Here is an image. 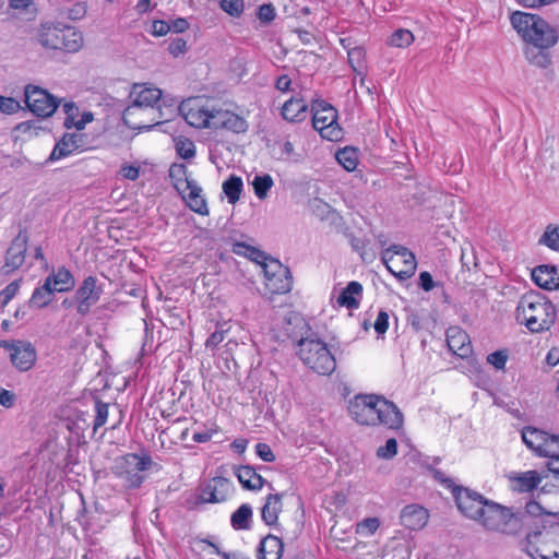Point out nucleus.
<instances>
[{"label":"nucleus","instance_id":"obj_36","mask_svg":"<svg viewBox=\"0 0 559 559\" xmlns=\"http://www.w3.org/2000/svg\"><path fill=\"white\" fill-rule=\"evenodd\" d=\"M55 290L49 281H45L44 285L37 287L29 299V306L36 308H44L52 300Z\"/></svg>","mask_w":559,"mask_h":559},{"label":"nucleus","instance_id":"obj_59","mask_svg":"<svg viewBox=\"0 0 559 559\" xmlns=\"http://www.w3.org/2000/svg\"><path fill=\"white\" fill-rule=\"evenodd\" d=\"M373 326L378 334H384L389 328V314L385 311H380Z\"/></svg>","mask_w":559,"mask_h":559},{"label":"nucleus","instance_id":"obj_51","mask_svg":"<svg viewBox=\"0 0 559 559\" xmlns=\"http://www.w3.org/2000/svg\"><path fill=\"white\" fill-rule=\"evenodd\" d=\"M397 453V442L394 438L386 440L385 444L379 447L377 450V455L380 459L390 460L394 457Z\"/></svg>","mask_w":559,"mask_h":559},{"label":"nucleus","instance_id":"obj_58","mask_svg":"<svg viewBox=\"0 0 559 559\" xmlns=\"http://www.w3.org/2000/svg\"><path fill=\"white\" fill-rule=\"evenodd\" d=\"M258 17L263 23H270L275 17V10L271 4H262L258 11Z\"/></svg>","mask_w":559,"mask_h":559},{"label":"nucleus","instance_id":"obj_29","mask_svg":"<svg viewBox=\"0 0 559 559\" xmlns=\"http://www.w3.org/2000/svg\"><path fill=\"white\" fill-rule=\"evenodd\" d=\"M549 437L550 435L547 433L546 431L534 427H525L522 430L523 442L538 456L543 454V449L546 447Z\"/></svg>","mask_w":559,"mask_h":559},{"label":"nucleus","instance_id":"obj_33","mask_svg":"<svg viewBox=\"0 0 559 559\" xmlns=\"http://www.w3.org/2000/svg\"><path fill=\"white\" fill-rule=\"evenodd\" d=\"M283 550L284 544L282 539L274 535H267L260 543V559H281Z\"/></svg>","mask_w":559,"mask_h":559},{"label":"nucleus","instance_id":"obj_21","mask_svg":"<svg viewBox=\"0 0 559 559\" xmlns=\"http://www.w3.org/2000/svg\"><path fill=\"white\" fill-rule=\"evenodd\" d=\"M531 37L527 44L538 49H550L559 39L557 29L549 25L544 19L539 22L536 29H534Z\"/></svg>","mask_w":559,"mask_h":559},{"label":"nucleus","instance_id":"obj_12","mask_svg":"<svg viewBox=\"0 0 559 559\" xmlns=\"http://www.w3.org/2000/svg\"><path fill=\"white\" fill-rule=\"evenodd\" d=\"M453 496L459 510L466 518L476 522L481 518V513L489 502V500L480 493L463 487L453 488Z\"/></svg>","mask_w":559,"mask_h":559},{"label":"nucleus","instance_id":"obj_53","mask_svg":"<svg viewBox=\"0 0 559 559\" xmlns=\"http://www.w3.org/2000/svg\"><path fill=\"white\" fill-rule=\"evenodd\" d=\"M507 360L508 354L506 350H497L487 356V361L498 370L504 369Z\"/></svg>","mask_w":559,"mask_h":559},{"label":"nucleus","instance_id":"obj_28","mask_svg":"<svg viewBox=\"0 0 559 559\" xmlns=\"http://www.w3.org/2000/svg\"><path fill=\"white\" fill-rule=\"evenodd\" d=\"M185 190L188 191L185 195L188 206L198 214H207L209 209L205 199L201 194L202 189L195 182L190 181L187 178H185Z\"/></svg>","mask_w":559,"mask_h":559},{"label":"nucleus","instance_id":"obj_13","mask_svg":"<svg viewBox=\"0 0 559 559\" xmlns=\"http://www.w3.org/2000/svg\"><path fill=\"white\" fill-rule=\"evenodd\" d=\"M25 103L29 110L38 117L51 116L59 105L53 95L35 85L25 87Z\"/></svg>","mask_w":559,"mask_h":559},{"label":"nucleus","instance_id":"obj_8","mask_svg":"<svg viewBox=\"0 0 559 559\" xmlns=\"http://www.w3.org/2000/svg\"><path fill=\"white\" fill-rule=\"evenodd\" d=\"M153 464L151 456H140L135 453L126 454L115 461L112 473L122 480L124 487L139 488L144 476L142 473Z\"/></svg>","mask_w":559,"mask_h":559},{"label":"nucleus","instance_id":"obj_7","mask_svg":"<svg viewBox=\"0 0 559 559\" xmlns=\"http://www.w3.org/2000/svg\"><path fill=\"white\" fill-rule=\"evenodd\" d=\"M38 41L45 48L76 52L83 45V36L72 26L45 23L38 29Z\"/></svg>","mask_w":559,"mask_h":559},{"label":"nucleus","instance_id":"obj_61","mask_svg":"<svg viewBox=\"0 0 559 559\" xmlns=\"http://www.w3.org/2000/svg\"><path fill=\"white\" fill-rule=\"evenodd\" d=\"M16 396L13 392L0 386V405L11 408L15 403Z\"/></svg>","mask_w":559,"mask_h":559},{"label":"nucleus","instance_id":"obj_40","mask_svg":"<svg viewBox=\"0 0 559 559\" xmlns=\"http://www.w3.org/2000/svg\"><path fill=\"white\" fill-rule=\"evenodd\" d=\"M538 243L554 251H559V225H547L538 239Z\"/></svg>","mask_w":559,"mask_h":559},{"label":"nucleus","instance_id":"obj_37","mask_svg":"<svg viewBox=\"0 0 559 559\" xmlns=\"http://www.w3.org/2000/svg\"><path fill=\"white\" fill-rule=\"evenodd\" d=\"M251 519L252 508L243 503L231 514L230 523L235 530H248L250 528Z\"/></svg>","mask_w":559,"mask_h":559},{"label":"nucleus","instance_id":"obj_31","mask_svg":"<svg viewBox=\"0 0 559 559\" xmlns=\"http://www.w3.org/2000/svg\"><path fill=\"white\" fill-rule=\"evenodd\" d=\"M513 483V489L520 492H531L538 487L542 477L536 471H527L509 476Z\"/></svg>","mask_w":559,"mask_h":559},{"label":"nucleus","instance_id":"obj_38","mask_svg":"<svg viewBox=\"0 0 559 559\" xmlns=\"http://www.w3.org/2000/svg\"><path fill=\"white\" fill-rule=\"evenodd\" d=\"M242 187V179L235 175H231L227 180L223 182V191L230 204H235L237 201H239Z\"/></svg>","mask_w":559,"mask_h":559},{"label":"nucleus","instance_id":"obj_11","mask_svg":"<svg viewBox=\"0 0 559 559\" xmlns=\"http://www.w3.org/2000/svg\"><path fill=\"white\" fill-rule=\"evenodd\" d=\"M265 286L271 294H286L292 290L293 277L288 267L278 260L264 264Z\"/></svg>","mask_w":559,"mask_h":559},{"label":"nucleus","instance_id":"obj_39","mask_svg":"<svg viewBox=\"0 0 559 559\" xmlns=\"http://www.w3.org/2000/svg\"><path fill=\"white\" fill-rule=\"evenodd\" d=\"M547 50L548 49H538L534 46H528L525 49V57L532 64L539 68H547L551 63V57Z\"/></svg>","mask_w":559,"mask_h":559},{"label":"nucleus","instance_id":"obj_42","mask_svg":"<svg viewBox=\"0 0 559 559\" xmlns=\"http://www.w3.org/2000/svg\"><path fill=\"white\" fill-rule=\"evenodd\" d=\"M273 178L267 174L262 176H255L252 181L254 193L260 200L266 198L267 192L273 187Z\"/></svg>","mask_w":559,"mask_h":559},{"label":"nucleus","instance_id":"obj_9","mask_svg":"<svg viewBox=\"0 0 559 559\" xmlns=\"http://www.w3.org/2000/svg\"><path fill=\"white\" fill-rule=\"evenodd\" d=\"M381 260L388 271L399 281H406L415 274L416 258L413 252L403 246L393 245L386 248L381 253Z\"/></svg>","mask_w":559,"mask_h":559},{"label":"nucleus","instance_id":"obj_23","mask_svg":"<svg viewBox=\"0 0 559 559\" xmlns=\"http://www.w3.org/2000/svg\"><path fill=\"white\" fill-rule=\"evenodd\" d=\"M510 20L513 28L526 43L528 38H532L531 35L539 25V22L543 21V19L537 14L520 11L512 13Z\"/></svg>","mask_w":559,"mask_h":559},{"label":"nucleus","instance_id":"obj_3","mask_svg":"<svg viewBox=\"0 0 559 559\" xmlns=\"http://www.w3.org/2000/svg\"><path fill=\"white\" fill-rule=\"evenodd\" d=\"M160 96L159 88L135 84L130 93L131 104L123 111L124 123L138 130H150L159 124L162 112L155 105Z\"/></svg>","mask_w":559,"mask_h":559},{"label":"nucleus","instance_id":"obj_30","mask_svg":"<svg viewBox=\"0 0 559 559\" xmlns=\"http://www.w3.org/2000/svg\"><path fill=\"white\" fill-rule=\"evenodd\" d=\"M284 493H270L265 503L261 510V518L266 525H275L278 520V514L283 510V499Z\"/></svg>","mask_w":559,"mask_h":559},{"label":"nucleus","instance_id":"obj_18","mask_svg":"<svg viewBox=\"0 0 559 559\" xmlns=\"http://www.w3.org/2000/svg\"><path fill=\"white\" fill-rule=\"evenodd\" d=\"M186 121L195 128H213L215 110H209L198 102H189L180 107Z\"/></svg>","mask_w":559,"mask_h":559},{"label":"nucleus","instance_id":"obj_46","mask_svg":"<svg viewBox=\"0 0 559 559\" xmlns=\"http://www.w3.org/2000/svg\"><path fill=\"white\" fill-rule=\"evenodd\" d=\"M108 408H109L108 403H104L99 399L95 400L96 416H95L94 425H93L94 431H96L98 428H100L102 426H104L106 424L107 418H108Z\"/></svg>","mask_w":559,"mask_h":559},{"label":"nucleus","instance_id":"obj_56","mask_svg":"<svg viewBox=\"0 0 559 559\" xmlns=\"http://www.w3.org/2000/svg\"><path fill=\"white\" fill-rule=\"evenodd\" d=\"M225 333H226V330L219 328V329H216L211 335L210 337L206 340L205 342V346L206 348H211V349H214L216 348V346L222 343L225 338Z\"/></svg>","mask_w":559,"mask_h":559},{"label":"nucleus","instance_id":"obj_17","mask_svg":"<svg viewBox=\"0 0 559 559\" xmlns=\"http://www.w3.org/2000/svg\"><path fill=\"white\" fill-rule=\"evenodd\" d=\"M234 490L233 483L225 477H214L201 490L200 498L206 503L226 501Z\"/></svg>","mask_w":559,"mask_h":559},{"label":"nucleus","instance_id":"obj_55","mask_svg":"<svg viewBox=\"0 0 559 559\" xmlns=\"http://www.w3.org/2000/svg\"><path fill=\"white\" fill-rule=\"evenodd\" d=\"M255 453L264 462H273L275 460L272 449L266 443H258L255 445Z\"/></svg>","mask_w":559,"mask_h":559},{"label":"nucleus","instance_id":"obj_15","mask_svg":"<svg viewBox=\"0 0 559 559\" xmlns=\"http://www.w3.org/2000/svg\"><path fill=\"white\" fill-rule=\"evenodd\" d=\"M102 293L103 289L97 285L96 277H86L75 292L78 312L82 316L88 313L91 308L98 302Z\"/></svg>","mask_w":559,"mask_h":559},{"label":"nucleus","instance_id":"obj_19","mask_svg":"<svg viewBox=\"0 0 559 559\" xmlns=\"http://www.w3.org/2000/svg\"><path fill=\"white\" fill-rule=\"evenodd\" d=\"M429 521V512L420 504L405 506L400 513L401 524L409 531L423 530Z\"/></svg>","mask_w":559,"mask_h":559},{"label":"nucleus","instance_id":"obj_41","mask_svg":"<svg viewBox=\"0 0 559 559\" xmlns=\"http://www.w3.org/2000/svg\"><path fill=\"white\" fill-rule=\"evenodd\" d=\"M414 41V35L409 29L399 28L389 38L388 44L397 48H406Z\"/></svg>","mask_w":559,"mask_h":559},{"label":"nucleus","instance_id":"obj_34","mask_svg":"<svg viewBox=\"0 0 559 559\" xmlns=\"http://www.w3.org/2000/svg\"><path fill=\"white\" fill-rule=\"evenodd\" d=\"M233 252L238 255H243L250 259L251 261L258 263L262 267V271L264 270V264L266 262L274 260L260 249H257L254 247L246 245L245 242L239 241L233 243Z\"/></svg>","mask_w":559,"mask_h":559},{"label":"nucleus","instance_id":"obj_10","mask_svg":"<svg viewBox=\"0 0 559 559\" xmlns=\"http://www.w3.org/2000/svg\"><path fill=\"white\" fill-rule=\"evenodd\" d=\"M312 126L329 141H337L342 138V129L337 123L336 109L324 100H316L311 106Z\"/></svg>","mask_w":559,"mask_h":559},{"label":"nucleus","instance_id":"obj_60","mask_svg":"<svg viewBox=\"0 0 559 559\" xmlns=\"http://www.w3.org/2000/svg\"><path fill=\"white\" fill-rule=\"evenodd\" d=\"M169 175L177 180L175 187L180 190L181 185L185 183V180H181V176H186V167L183 165H173L169 169Z\"/></svg>","mask_w":559,"mask_h":559},{"label":"nucleus","instance_id":"obj_45","mask_svg":"<svg viewBox=\"0 0 559 559\" xmlns=\"http://www.w3.org/2000/svg\"><path fill=\"white\" fill-rule=\"evenodd\" d=\"M379 527L380 520L378 518H367L357 523L356 533L362 536H371Z\"/></svg>","mask_w":559,"mask_h":559},{"label":"nucleus","instance_id":"obj_6","mask_svg":"<svg viewBox=\"0 0 559 559\" xmlns=\"http://www.w3.org/2000/svg\"><path fill=\"white\" fill-rule=\"evenodd\" d=\"M528 520H531L530 515L513 514L510 509L489 500L477 522L487 530L513 535L519 533Z\"/></svg>","mask_w":559,"mask_h":559},{"label":"nucleus","instance_id":"obj_25","mask_svg":"<svg viewBox=\"0 0 559 559\" xmlns=\"http://www.w3.org/2000/svg\"><path fill=\"white\" fill-rule=\"evenodd\" d=\"M447 343L451 352L460 357H467L472 353L468 335L457 328H450L447 332Z\"/></svg>","mask_w":559,"mask_h":559},{"label":"nucleus","instance_id":"obj_2","mask_svg":"<svg viewBox=\"0 0 559 559\" xmlns=\"http://www.w3.org/2000/svg\"><path fill=\"white\" fill-rule=\"evenodd\" d=\"M348 411L352 418L360 425H382L397 430L404 423L402 412L393 402L374 394L354 396L349 402Z\"/></svg>","mask_w":559,"mask_h":559},{"label":"nucleus","instance_id":"obj_44","mask_svg":"<svg viewBox=\"0 0 559 559\" xmlns=\"http://www.w3.org/2000/svg\"><path fill=\"white\" fill-rule=\"evenodd\" d=\"M348 62L354 70L359 75H362V69L365 66V50L361 47H354L347 51Z\"/></svg>","mask_w":559,"mask_h":559},{"label":"nucleus","instance_id":"obj_64","mask_svg":"<svg viewBox=\"0 0 559 559\" xmlns=\"http://www.w3.org/2000/svg\"><path fill=\"white\" fill-rule=\"evenodd\" d=\"M186 41L182 38H177L169 44L168 50L173 56L177 57L180 53H183L186 51Z\"/></svg>","mask_w":559,"mask_h":559},{"label":"nucleus","instance_id":"obj_54","mask_svg":"<svg viewBox=\"0 0 559 559\" xmlns=\"http://www.w3.org/2000/svg\"><path fill=\"white\" fill-rule=\"evenodd\" d=\"M21 108L20 103L12 97H0V114L12 115Z\"/></svg>","mask_w":559,"mask_h":559},{"label":"nucleus","instance_id":"obj_14","mask_svg":"<svg viewBox=\"0 0 559 559\" xmlns=\"http://www.w3.org/2000/svg\"><path fill=\"white\" fill-rule=\"evenodd\" d=\"M8 353L11 364L21 372L31 370L37 360V350L28 341L11 340Z\"/></svg>","mask_w":559,"mask_h":559},{"label":"nucleus","instance_id":"obj_49","mask_svg":"<svg viewBox=\"0 0 559 559\" xmlns=\"http://www.w3.org/2000/svg\"><path fill=\"white\" fill-rule=\"evenodd\" d=\"M540 456L549 460L559 457V435H550Z\"/></svg>","mask_w":559,"mask_h":559},{"label":"nucleus","instance_id":"obj_48","mask_svg":"<svg viewBox=\"0 0 559 559\" xmlns=\"http://www.w3.org/2000/svg\"><path fill=\"white\" fill-rule=\"evenodd\" d=\"M221 8L227 14L239 17L243 12V0H221Z\"/></svg>","mask_w":559,"mask_h":559},{"label":"nucleus","instance_id":"obj_52","mask_svg":"<svg viewBox=\"0 0 559 559\" xmlns=\"http://www.w3.org/2000/svg\"><path fill=\"white\" fill-rule=\"evenodd\" d=\"M63 111L66 114L64 127L71 129V124L79 118V107L74 103H66L63 105Z\"/></svg>","mask_w":559,"mask_h":559},{"label":"nucleus","instance_id":"obj_20","mask_svg":"<svg viewBox=\"0 0 559 559\" xmlns=\"http://www.w3.org/2000/svg\"><path fill=\"white\" fill-rule=\"evenodd\" d=\"M213 118V129H224L235 133H245L249 127L245 118L228 110H215Z\"/></svg>","mask_w":559,"mask_h":559},{"label":"nucleus","instance_id":"obj_62","mask_svg":"<svg viewBox=\"0 0 559 559\" xmlns=\"http://www.w3.org/2000/svg\"><path fill=\"white\" fill-rule=\"evenodd\" d=\"M120 173L126 179L136 180L140 176V167L133 165H123Z\"/></svg>","mask_w":559,"mask_h":559},{"label":"nucleus","instance_id":"obj_57","mask_svg":"<svg viewBox=\"0 0 559 559\" xmlns=\"http://www.w3.org/2000/svg\"><path fill=\"white\" fill-rule=\"evenodd\" d=\"M168 32H170V26L168 22L162 20L153 21L151 26L152 35L160 37L166 35Z\"/></svg>","mask_w":559,"mask_h":559},{"label":"nucleus","instance_id":"obj_32","mask_svg":"<svg viewBox=\"0 0 559 559\" xmlns=\"http://www.w3.org/2000/svg\"><path fill=\"white\" fill-rule=\"evenodd\" d=\"M362 294V285L359 282L352 281L338 295L336 302L341 307L347 309H356L359 307V300Z\"/></svg>","mask_w":559,"mask_h":559},{"label":"nucleus","instance_id":"obj_16","mask_svg":"<svg viewBox=\"0 0 559 559\" xmlns=\"http://www.w3.org/2000/svg\"><path fill=\"white\" fill-rule=\"evenodd\" d=\"M28 237L25 231H20L12 240L4 257V264L1 269L2 274L9 275L21 267L25 261Z\"/></svg>","mask_w":559,"mask_h":559},{"label":"nucleus","instance_id":"obj_50","mask_svg":"<svg viewBox=\"0 0 559 559\" xmlns=\"http://www.w3.org/2000/svg\"><path fill=\"white\" fill-rule=\"evenodd\" d=\"M20 289V281H13L0 292V306L5 307Z\"/></svg>","mask_w":559,"mask_h":559},{"label":"nucleus","instance_id":"obj_27","mask_svg":"<svg viewBox=\"0 0 559 559\" xmlns=\"http://www.w3.org/2000/svg\"><path fill=\"white\" fill-rule=\"evenodd\" d=\"M281 114L289 122H301L307 118L308 105L301 97H290L283 104Z\"/></svg>","mask_w":559,"mask_h":559},{"label":"nucleus","instance_id":"obj_22","mask_svg":"<svg viewBox=\"0 0 559 559\" xmlns=\"http://www.w3.org/2000/svg\"><path fill=\"white\" fill-rule=\"evenodd\" d=\"M84 140L82 134L66 133L55 145L48 157V162L61 159L71 155L74 151L83 147Z\"/></svg>","mask_w":559,"mask_h":559},{"label":"nucleus","instance_id":"obj_24","mask_svg":"<svg viewBox=\"0 0 559 559\" xmlns=\"http://www.w3.org/2000/svg\"><path fill=\"white\" fill-rule=\"evenodd\" d=\"M535 284L544 289L559 288V269L556 265H538L532 271Z\"/></svg>","mask_w":559,"mask_h":559},{"label":"nucleus","instance_id":"obj_35","mask_svg":"<svg viewBox=\"0 0 559 559\" xmlns=\"http://www.w3.org/2000/svg\"><path fill=\"white\" fill-rule=\"evenodd\" d=\"M45 281H49L52 289L58 293L71 290L75 285L73 275L66 267H59L57 272L49 275Z\"/></svg>","mask_w":559,"mask_h":559},{"label":"nucleus","instance_id":"obj_43","mask_svg":"<svg viewBox=\"0 0 559 559\" xmlns=\"http://www.w3.org/2000/svg\"><path fill=\"white\" fill-rule=\"evenodd\" d=\"M340 165H342L346 170L352 171L357 166V155L356 151L353 148H343L340 150L335 155Z\"/></svg>","mask_w":559,"mask_h":559},{"label":"nucleus","instance_id":"obj_1","mask_svg":"<svg viewBox=\"0 0 559 559\" xmlns=\"http://www.w3.org/2000/svg\"><path fill=\"white\" fill-rule=\"evenodd\" d=\"M285 331L287 336L297 343V355L308 368L322 376H330L335 370V357L323 341L308 337L310 326L304 318H289Z\"/></svg>","mask_w":559,"mask_h":559},{"label":"nucleus","instance_id":"obj_5","mask_svg":"<svg viewBox=\"0 0 559 559\" xmlns=\"http://www.w3.org/2000/svg\"><path fill=\"white\" fill-rule=\"evenodd\" d=\"M526 552L533 559H559V523L536 524L526 535Z\"/></svg>","mask_w":559,"mask_h":559},{"label":"nucleus","instance_id":"obj_63","mask_svg":"<svg viewBox=\"0 0 559 559\" xmlns=\"http://www.w3.org/2000/svg\"><path fill=\"white\" fill-rule=\"evenodd\" d=\"M419 285L425 292H430L436 286L431 274L426 271L419 274Z\"/></svg>","mask_w":559,"mask_h":559},{"label":"nucleus","instance_id":"obj_47","mask_svg":"<svg viewBox=\"0 0 559 559\" xmlns=\"http://www.w3.org/2000/svg\"><path fill=\"white\" fill-rule=\"evenodd\" d=\"M176 151L180 157L190 159L195 155V145L187 138H179L176 140Z\"/></svg>","mask_w":559,"mask_h":559},{"label":"nucleus","instance_id":"obj_4","mask_svg":"<svg viewBox=\"0 0 559 559\" xmlns=\"http://www.w3.org/2000/svg\"><path fill=\"white\" fill-rule=\"evenodd\" d=\"M516 320L531 332L549 330L555 323L557 310L554 304L538 292L524 294L516 306Z\"/></svg>","mask_w":559,"mask_h":559},{"label":"nucleus","instance_id":"obj_26","mask_svg":"<svg viewBox=\"0 0 559 559\" xmlns=\"http://www.w3.org/2000/svg\"><path fill=\"white\" fill-rule=\"evenodd\" d=\"M235 474H236L239 483L246 489L259 490L264 486V484H266V486L271 490L274 489L271 483L265 481L264 478L260 474H258L253 467H251L249 465H245V466H240V467L236 468Z\"/></svg>","mask_w":559,"mask_h":559}]
</instances>
